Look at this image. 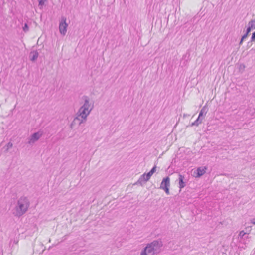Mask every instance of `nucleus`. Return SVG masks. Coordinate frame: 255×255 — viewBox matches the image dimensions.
<instances>
[{
	"instance_id": "1",
	"label": "nucleus",
	"mask_w": 255,
	"mask_h": 255,
	"mask_svg": "<svg viewBox=\"0 0 255 255\" xmlns=\"http://www.w3.org/2000/svg\"><path fill=\"white\" fill-rule=\"evenodd\" d=\"M30 201L27 197H20L17 201L11 212L14 217H20L28 211L30 206Z\"/></svg>"
},
{
	"instance_id": "2",
	"label": "nucleus",
	"mask_w": 255,
	"mask_h": 255,
	"mask_svg": "<svg viewBox=\"0 0 255 255\" xmlns=\"http://www.w3.org/2000/svg\"><path fill=\"white\" fill-rule=\"evenodd\" d=\"M162 243L160 240H154L147 244L141 251L140 255H155L160 252Z\"/></svg>"
},
{
	"instance_id": "3",
	"label": "nucleus",
	"mask_w": 255,
	"mask_h": 255,
	"mask_svg": "<svg viewBox=\"0 0 255 255\" xmlns=\"http://www.w3.org/2000/svg\"><path fill=\"white\" fill-rule=\"evenodd\" d=\"M90 113L91 112L89 111L80 107L77 113V116L74 119V120L71 124V126H72L73 123L76 121H79L80 125L86 121Z\"/></svg>"
},
{
	"instance_id": "4",
	"label": "nucleus",
	"mask_w": 255,
	"mask_h": 255,
	"mask_svg": "<svg viewBox=\"0 0 255 255\" xmlns=\"http://www.w3.org/2000/svg\"><path fill=\"white\" fill-rule=\"evenodd\" d=\"M156 166H154L151 170L147 173H144L141 175L137 181L136 182L137 184H139L141 186H143L145 184L147 181L149 180L151 177L152 175L156 172Z\"/></svg>"
},
{
	"instance_id": "5",
	"label": "nucleus",
	"mask_w": 255,
	"mask_h": 255,
	"mask_svg": "<svg viewBox=\"0 0 255 255\" xmlns=\"http://www.w3.org/2000/svg\"><path fill=\"white\" fill-rule=\"evenodd\" d=\"M82 99L83 100V104L81 107L91 112L94 108L93 102L90 100V98L87 96H83Z\"/></svg>"
},
{
	"instance_id": "6",
	"label": "nucleus",
	"mask_w": 255,
	"mask_h": 255,
	"mask_svg": "<svg viewBox=\"0 0 255 255\" xmlns=\"http://www.w3.org/2000/svg\"><path fill=\"white\" fill-rule=\"evenodd\" d=\"M68 24L66 22V18L62 17L59 22V29L61 35L65 36L67 33Z\"/></svg>"
},
{
	"instance_id": "7",
	"label": "nucleus",
	"mask_w": 255,
	"mask_h": 255,
	"mask_svg": "<svg viewBox=\"0 0 255 255\" xmlns=\"http://www.w3.org/2000/svg\"><path fill=\"white\" fill-rule=\"evenodd\" d=\"M170 180L169 177L164 178L160 184V188L163 190L165 193L169 194V187L170 186Z\"/></svg>"
},
{
	"instance_id": "8",
	"label": "nucleus",
	"mask_w": 255,
	"mask_h": 255,
	"mask_svg": "<svg viewBox=\"0 0 255 255\" xmlns=\"http://www.w3.org/2000/svg\"><path fill=\"white\" fill-rule=\"evenodd\" d=\"M42 135V132L40 131H38L32 134L28 139V144L33 145L35 142L39 139Z\"/></svg>"
},
{
	"instance_id": "9",
	"label": "nucleus",
	"mask_w": 255,
	"mask_h": 255,
	"mask_svg": "<svg viewBox=\"0 0 255 255\" xmlns=\"http://www.w3.org/2000/svg\"><path fill=\"white\" fill-rule=\"evenodd\" d=\"M207 168L205 167H200L196 170L197 175L195 176L196 177H200L204 175L206 170Z\"/></svg>"
},
{
	"instance_id": "10",
	"label": "nucleus",
	"mask_w": 255,
	"mask_h": 255,
	"mask_svg": "<svg viewBox=\"0 0 255 255\" xmlns=\"http://www.w3.org/2000/svg\"><path fill=\"white\" fill-rule=\"evenodd\" d=\"M184 176L181 174L179 175V187L180 189L183 188L186 184L184 182Z\"/></svg>"
},
{
	"instance_id": "11",
	"label": "nucleus",
	"mask_w": 255,
	"mask_h": 255,
	"mask_svg": "<svg viewBox=\"0 0 255 255\" xmlns=\"http://www.w3.org/2000/svg\"><path fill=\"white\" fill-rule=\"evenodd\" d=\"M39 54L37 51H32L30 53V59L32 61H35L36 60L38 57Z\"/></svg>"
},
{
	"instance_id": "12",
	"label": "nucleus",
	"mask_w": 255,
	"mask_h": 255,
	"mask_svg": "<svg viewBox=\"0 0 255 255\" xmlns=\"http://www.w3.org/2000/svg\"><path fill=\"white\" fill-rule=\"evenodd\" d=\"M13 147V143L11 142H9L4 147L5 151L7 152L9 149H11Z\"/></svg>"
},
{
	"instance_id": "13",
	"label": "nucleus",
	"mask_w": 255,
	"mask_h": 255,
	"mask_svg": "<svg viewBox=\"0 0 255 255\" xmlns=\"http://www.w3.org/2000/svg\"><path fill=\"white\" fill-rule=\"evenodd\" d=\"M248 26L253 29H255V19L251 20L248 23Z\"/></svg>"
},
{
	"instance_id": "14",
	"label": "nucleus",
	"mask_w": 255,
	"mask_h": 255,
	"mask_svg": "<svg viewBox=\"0 0 255 255\" xmlns=\"http://www.w3.org/2000/svg\"><path fill=\"white\" fill-rule=\"evenodd\" d=\"M200 118L201 117H199L198 116V117L197 119V120L194 122L192 123L191 126H198L199 124L201 123L202 120H200Z\"/></svg>"
},
{
	"instance_id": "15",
	"label": "nucleus",
	"mask_w": 255,
	"mask_h": 255,
	"mask_svg": "<svg viewBox=\"0 0 255 255\" xmlns=\"http://www.w3.org/2000/svg\"><path fill=\"white\" fill-rule=\"evenodd\" d=\"M206 113H207L206 108H205V107H203L202 108V109H201V110L200 111L198 116L199 117H201L203 115V114L205 115L206 114Z\"/></svg>"
},
{
	"instance_id": "16",
	"label": "nucleus",
	"mask_w": 255,
	"mask_h": 255,
	"mask_svg": "<svg viewBox=\"0 0 255 255\" xmlns=\"http://www.w3.org/2000/svg\"><path fill=\"white\" fill-rule=\"evenodd\" d=\"M46 0H38L39 3V6L40 9H42L43 5Z\"/></svg>"
},
{
	"instance_id": "17",
	"label": "nucleus",
	"mask_w": 255,
	"mask_h": 255,
	"mask_svg": "<svg viewBox=\"0 0 255 255\" xmlns=\"http://www.w3.org/2000/svg\"><path fill=\"white\" fill-rule=\"evenodd\" d=\"M246 234H247V233L245 232L244 231H241L239 234V238L242 239Z\"/></svg>"
},
{
	"instance_id": "18",
	"label": "nucleus",
	"mask_w": 255,
	"mask_h": 255,
	"mask_svg": "<svg viewBox=\"0 0 255 255\" xmlns=\"http://www.w3.org/2000/svg\"><path fill=\"white\" fill-rule=\"evenodd\" d=\"M23 30L25 32H27L28 31L29 28H28V25L26 23H25L24 24V26L23 27Z\"/></svg>"
},
{
	"instance_id": "19",
	"label": "nucleus",
	"mask_w": 255,
	"mask_h": 255,
	"mask_svg": "<svg viewBox=\"0 0 255 255\" xmlns=\"http://www.w3.org/2000/svg\"><path fill=\"white\" fill-rule=\"evenodd\" d=\"M247 34H244L241 38V39L239 42V45L242 44L243 40L247 37Z\"/></svg>"
},
{
	"instance_id": "20",
	"label": "nucleus",
	"mask_w": 255,
	"mask_h": 255,
	"mask_svg": "<svg viewBox=\"0 0 255 255\" xmlns=\"http://www.w3.org/2000/svg\"><path fill=\"white\" fill-rule=\"evenodd\" d=\"M251 41L252 42H255V32H254L252 34V37H251Z\"/></svg>"
},
{
	"instance_id": "21",
	"label": "nucleus",
	"mask_w": 255,
	"mask_h": 255,
	"mask_svg": "<svg viewBox=\"0 0 255 255\" xmlns=\"http://www.w3.org/2000/svg\"><path fill=\"white\" fill-rule=\"evenodd\" d=\"M253 29L251 28L250 27L248 26V27L247 29L246 33L245 34H247V36H248V33L251 31V30Z\"/></svg>"
},
{
	"instance_id": "22",
	"label": "nucleus",
	"mask_w": 255,
	"mask_h": 255,
	"mask_svg": "<svg viewBox=\"0 0 255 255\" xmlns=\"http://www.w3.org/2000/svg\"><path fill=\"white\" fill-rule=\"evenodd\" d=\"M251 223L254 225H255V218L253 219L252 220H251Z\"/></svg>"
}]
</instances>
